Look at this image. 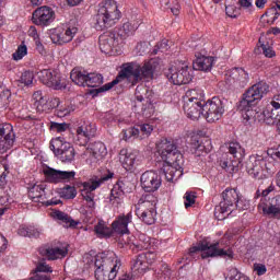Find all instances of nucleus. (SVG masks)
Listing matches in <instances>:
<instances>
[{
    "label": "nucleus",
    "mask_w": 280,
    "mask_h": 280,
    "mask_svg": "<svg viewBox=\"0 0 280 280\" xmlns=\"http://www.w3.org/2000/svg\"><path fill=\"white\" fill-rule=\"evenodd\" d=\"M148 48V44L145 42H139L136 46L137 51L139 54H145V49Z\"/></svg>",
    "instance_id": "nucleus-63"
},
{
    "label": "nucleus",
    "mask_w": 280,
    "mask_h": 280,
    "mask_svg": "<svg viewBox=\"0 0 280 280\" xmlns=\"http://www.w3.org/2000/svg\"><path fill=\"white\" fill-rule=\"evenodd\" d=\"M77 34L78 27L75 26L57 27L51 31L50 39L55 45H65L66 43H71Z\"/></svg>",
    "instance_id": "nucleus-19"
},
{
    "label": "nucleus",
    "mask_w": 280,
    "mask_h": 280,
    "mask_svg": "<svg viewBox=\"0 0 280 280\" xmlns=\"http://www.w3.org/2000/svg\"><path fill=\"white\" fill-rule=\"evenodd\" d=\"M230 279L231 280H248V277L242 275V272L237 271V269H232Z\"/></svg>",
    "instance_id": "nucleus-55"
},
{
    "label": "nucleus",
    "mask_w": 280,
    "mask_h": 280,
    "mask_svg": "<svg viewBox=\"0 0 280 280\" xmlns=\"http://www.w3.org/2000/svg\"><path fill=\"white\" fill-rule=\"evenodd\" d=\"M94 233L97 237H110L113 235V229L106 226V222L98 221L94 226Z\"/></svg>",
    "instance_id": "nucleus-38"
},
{
    "label": "nucleus",
    "mask_w": 280,
    "mask_h": 280,
    "mask_svg": "<svg viewBox=\"0 0 280 280\" xmlns=\"http://www.w3.org/2000/svg\"><path fill=\"white\" fill-rule=\"evenodd\" d=\"M225 13L231 19H237V16H240V10H237V7L235 5H226Z\"/></svg>",
    "instance_id": "nucleus-53"
},
{
    "label": "nucleus",
    "mask_w": 280,
    "mask_h": 280,
    "mask_svg": "<svg viewBox=\"0 0 280 280\" xmlns=\"http://www.w3.org/2000/svg\"><path fill=\"white\" fill-rule=\"evenodd\" d=\"M237 5L243 8V10H250L253 8V0H238Z\"/></svg>",
    "instance_id": "nucleus-60"
},
{
    "label": "nucleus",
    "mask_w": 280,
    "mask_h": 280,
    "mask_svg": "<svg viewBox=\"0 0 280 280\" xmlns=\"http://www.w3.org/2000/svg\"><path fill=\"white\" fill-rule=\"evenodd\" d=\"M163 180L156 171H145L140 177V185L147 192L159 191Z\"/></svg>",
    "instance_id": "nucleus-17"
},
{
    "label": "nucleus",
    "mask_w": 280,
    "mask_h": 280,
    "mask_svg": "<svg viewBox=\"0 0 280 280\" xmlns=\"http://www.w3.org/2000/svg\"><path fill=\"white\" fill-rule=\"evenodd\" d=\"M258 211H261L264 215H272L280 220V195L272 198H261L258 203Z\"/></svg>",
    "instance_id": "nucleus-18"
},
{
    "label": "nucleus",
    "mask_w": 280,
    "mask_h": 280,
    "mask_svg": "<svg viewBox=\"0 0 280 280\" xmlns=\"http://www.w3.org/2000/svg\"><path fill=\"white\" fill-rule=\"evenodd\" d=\"M8 176V165L0 162V182L3 183Z\"/></svg>",
    "instance_id": "nucleus-61"
},
{
    "label": "nucleus",
    "mask_w": 280,
    "mask_h": 280,
    "mask_svg": "<svg viewBox=\"0 0 280 280\" xmlns=\"http://www.w3.org/2000/svg\"><path fill=\"white\" fill-rule=\"evenodd\" d=\"M121 19V12L115 0H105L98 3L97 12L94 16L95 30L104 32L108 27L117 24Z\"/></svg>",
    "instance_id": "nucleus-4"
},
{
    "label": "nucleus",
    "mask_w": 280,
    "mask_h": 280,
    "mask_svg": "<svg viewBox=\"0 0 280 280\" xmlns=\"http://www.w3.org/2000/svg\"><path fill=\"white\" fill-rule=\"evenodd\" d=\"M154 128L150 124L140 125L139 128L130 127L128 129L122 130L125 141L129 139H148Z\"/></svg>",
    "instance_id": "nucleus-22"
},
{
    "label": "nucleus",
    "mask_w": 280,
    "mask_h": 280,
    "mask_svg": "<svg viewBox=\"0 0 280 280\" xmlns=\"http://www.w3.org/2000/svg\"><path fill=\"white\" fill-rule=\"evenodd\" d=\"M70 79L78 86H86V82L89 80V72L74 69L70 73Z\"/></svg>",
    "instance_id": "nucleus-37"
},
{
    "label": "nucleus",
    "mask_w": 280,
    "mask_h": 280,
    "mask_svg": "<svg viewBox=\"0 0 280 280\" xmlns=\"http://www.w3.org/2000/svg\"><path fill=\"white\" fill-rule=\"evenodd\" d=\"M119 162L121 163L124 170L131 172V170H135V165L137 163V153L128 152V150L122 149L119 153Z\"/></svg>",
    "instance_id": "nucleus-28"
},
{
    "label": "nucleus",
    "mask_w": 280,
    "mask_h": 280,
    "mask_svg": "<svg viewBox=\"0 0 280 280\" xmlns=\"http://www.w3.org/2000/svg\"><path fill=\"white\" fill-rule=\"evenodd\" d=\"M191 148L195 152H209L211 150V140H205L199 136H192L191 140Z\"/></svg>",
    "instance_id": "nucleus-33"
},
{
    "label": "nucleus",
    "mask_w": 280,
    "mask_h": 280,
    "mask_svg": "<svg viewBox=\"0 0 280 280\" xmlns=\"http://www.w3.org/2000/svg\"><path fill=\"white\" fill-rule=\"evenodd\" d=\"M269 89L270 86L268 83L261 81L254 84L243 94L237 109L242 113V117L245 119V121H252V119L255 120L257 117H259V113L253 108H255V106L261 102L264 95L268 93Z\"/></svg>",
    "instance_id": "nucleus-3"
},
{
    "label": "nucleus",
    "mask_w": 280,
    "mask_h": 280,
    "mask_svg": "<svg viewBox=\"0 0 280 280\" xmlns=\"http://www.w3.org/2000/svg\"><path fill=\"white\" fill-rule=\"evenodd\" d=\"M161 272L164 276L165 280H167L172 277V270L170 269V266H167V264H162Z\"/></svg>",
    "instance_id": "nucleus-59"
},
{
    "label": "nucleus",
    "mask_w": 280,
    "mask_h": 280,
    "mask_svg": "<svg viewBox=\"0 0 280 280\" xmlns=\"http://www.w3.org/2000/svg\"><path fill=\"white\" fill-rule=\"evenodd\" d=\"M35 272H54V269H51V267L49 265H47V262H40L39 265H37Z\"/></svg>",
    "instance_id": "nucleus-54"
},
{
    "label": "nucleus",
    "mask_w": 280,
    "mask_h": 280,
    "mask_svg": "<svg viewBox=\"0 0 280 280\" xmlns=\"http://www.w3.org/2000/svg\"><path fill=\"white\" fill-rule=\"evenodd\" d=\"M156 152L159 156H161L162 161L166 163V167L160 170L164 174L166 180L168 183H174V180H178L183 176V171L176 170V167L172 166L175 163L178 165L180 160L183 159V153L178 151L176 143L174 140L162 138L156 143Z\"/></svg>",
    "instance_id": "nucleus-2"
},
{
    "label": "nucleus",
    "mask_w": 280,
    "mask_h": 280,
    "mask_svg": "<svg viewBox=\"0 0 280 280\" xmlns=\"http://www.w3.org/2000/svg\"><path fill=\"white\" fill-rule=\"evenodd\" d=\"M50 150L62 163H71L75 159V149H73V145L60 137L50 141Z\"/></svg>",
    "instance_id": "nucleus-11"
},
{
    "label": "nucleus",
    "mask_w": 280,
    "mask_h": 280,
    "mask_svg": "<svg viewBox=\"0 0 280 280\" xmlns=\"http://www.w3.org/2000/svg\"><path fill=\"white\" fill-rule=\"evenodd\" d=\"M102 84H104V77L102 74L95 72L88 73L86 86L95 89L102 86Z\"/></svg>",
    "instance_id": "nucleus-40"
},
{
    "label": "nucleus",
    "mask_w": 280,
    "mask_h": 280,
    "mask_svg": "<svg viewBox=\"0 0 280 280\" xmlns=\"http://www.w3.org/2000/svg\"><path fill=\"white\" fill-rule=\"evenodd\" d=\"M73 110V107L68 106V107H59L57 109V116L58 117H67V115H71Z\"/></svg>",
    "instance_id": "nucleus-57"
},
{
    "label": "nucleus",
    "mask_w": 280,
    "mask_h": 280,
    "mask_svg": "<svg viewBox=\"0 0 280 280\" xmlns=\"http://www.w3.org/2000/svg\"><path fill=\"white\" fill-rule=\"evenodd\" d=\"M266 160L261 155H252L246 161V171L249 176L256 178L257 180H264L266 178Z\"/></svg>",
    "instance_id": "nucleus-14"
},
{
    "label": "nucleus",
    "mask_w": 280,
    "mask_h": 280,
    "mask_svg": "<svg viewBox=\"0 0 280 280\" xmlns=\"http://www.w3.org/2000/svg\"><path fill=\"white\" fill-rule=\"evenodd\" d=\"M137 30H139V25L137 23L126 22L118 28L116 36H118L120 40H124L128 38V36H132Z\"/></svg>",
    "instance_id": "nucleus-34"
},
{
    "label": "nucleus",
    "mask_w": 280,
    "mask_h": 280,
    "mask_svg": "<svg viewBox=\"0 0 280 280\" xmlns=\"http://www.w3.org/2000/svg\"><path fill=\"white\" fill-rule=\"evenodd\" d=\"M150 248V241H139L138 243H133L131 246V250H148Z\"/></svg>",
    "instance_id": "nucleus-50"
},
{
    "label": "nucleus",
    "mask_w": 280,
    "mask_h": 280,
    "mask_svg": "<svg viewBox=\"0 0 280 280\" xmlns=\"http://www.w3.org/2000/svg\"><path fill=\"white\" fill-rule=\"evenodd\" d=\"M142 256H144V261L147 262V267L152 266L154 261H156V253L154 252H147L142 253Z\"/></svg>",
    "instance_id": "nucleus-52"
},
{
    "label": "nucleus",
    "mask_w": 280,
    "mask_h": 280,
    "mask_svg": "<svg viewBox=\"0 0 280 280\" xmlns=\"http://www.w3.org/2000/svg\"><path fill=\"white\" fill-rule=\"evenodd\" d=\"M69 128V125L67 122H50V130L54 132H65Z\"/></svg>",
    "instance_id": "nucleus-49"
},
{
    "label": "nucleus",
    "mask_w": 280,
    "mask_h": 280,
    "mask_svg": "<svg viewBox=\"0 0 280 280\" xmlns=\"http://www.w3.org/2000/svg\"><path fill=\"white\" fill-rule=\"evenodd\" d=\"M14 130L12 125H0V152H8L14 145Z\"/></svg>",
    "instance_id": "nucleus-23"
},
{
    "label": "nucleus",
    "mask_w": 280,
    "mask_h": 280,
    "mask_svg": "<svg viewBox=\"0 0 280 280\" xmlns=\"http://www.w3.org/2000/svg\"><path fill=\"white\" fill-rule=\"evenodd\" d=\"M100 49L103 54H115L117 47L121 43L119 35L117 33H106L98 37Z\"/></svg>",
    "instance_id": "nucleus-20"
},
{
    "label": "nucleus",
    "mask_w": 280,
    "mask_h": 280,
    "mask_svg": "<svg viewBox=\"0 0 280 280\" xmlns=\"http://www.w3.org/2000/svg\"><path fill=\"white\" fill-rule=\"evenodd\" d=\"M94 277L96 280H114L117 278V272L121 266V262L117 260L115 255L113 256H96Z\"/></svg>",
    "instance_id": "nucleus-7"
},
{
    "label": "nucleus",
    "mask_w": 280,
    "mask_h": 280,
    "mask_svg": "<svg viewBox=\"0 0 280 280\" xmlns=\"http://www.w3.org/2000/svg\"><path fill=\"white\" fill-rule=\"evenodd\" d=\"M56 218H57V220L65 222V224H67V226H75L78 224V223H75V221H73V219H71V217H69V214H67L62 211L56 212Z\"/></svg>",
    "instance_id": "nucleus-45"
},
{
    "label": "nucleus",
    "mask_w": 280,
    "mask_h": 280,
    "mask_svg": "<svg viewBox=\"0 0 280 280\" xmlns=\"http://www.w3.org/2000/svg\"><path fill=\"white\" fill-rule=\"evenodd\" d=\"M136 215L144 222V224L152 225L156 222V211H145L143 213L136 212Z\"/></svg>",
    "instance_id": "nucleus-42"
},
{
    "label": "nucleus",
    "mask_w": 280,
    "mask_h": 280,
    "mask_svg": "<svg viewBox=\"0 0 280 280\" xmlns=\"http://www.w3.org/2000/svg\"><path fill=\"white\" fill-rule=\"evenodd\" d=\"M156 202H159V200L154 195H143L136 205V213L143 215L145 211H156Z\"/></svg>",
    "instance_id": "nucleus-26"
},
{
    "label": "nucleus",
    "mask_w": 280,
    "mask_h": 280,
    "mask_svg": "<svg viewBox=\"0 0 280 280\" xmlns=\"http://www.w3.org/2000/svg\"><path fill=\"white\" fill-rule=\"evenodd\" d=\"M265 15H267V16H272L271 23H275V21H277V19H279L280 12L277 11V7H271V8L265 13Z\"/></svg>",
    "instance_id": "nucleus-56"
},
{
    "label": "nucleus",
    "mask_w": 280,
    "mask_h": 280,
    "mask_svg": "<svg viewBox=\"0 0 280 280\" xmlns=\"http://www.w3.org/2000/svg\"><path fill=\"white\" fill-rule=\"evenodd\" d=\"M69 253L67 246L62 247H51L42 249L40 254L45 255L49 261H56V259H65Z\"/></svg>",
    "instance_id": "nucleus-29"
},
{
    "label": "nucleus",
    "mask_w": 280,
    "mask_h": 280,
    "mask_svg": "<svg viewBox=\"0 0 280 280\" xmlns=\"http://www.w3.org/2000/svg\"><path fill=\"white\" fill-rule=\"evenodd\" d=\"M27 54V46L25 45V43H22L18 49L15 50V52H13L12 58L13 60H23V58H25V55Z\"/></svg>",
    "instance_id": "nucleus-44"
},
{
    "label": "nucleus",
    "mask_w": 280,
    "mask_h": 280,
    "mask_svg": "<svg viewBox=\"0 0 280 280\" xmlns=\"http://www.w3.org/2000/svg\"><path fill=\"white\" fill-rule=\"evenodd\" d=\"M132 222V212L127 214H119L116 220L112 223V229L118 235H128L130 230L128 225Z\"/></svg>",
    "instance_id": "nucleus-25"
},
{
    "label": "nucleus",
    "mask_w": 280,
    "mask_h": 280,
    "mask_svg": "<svg viewBox=\"0 0 280 280\" xmlns=\"http://www.w3.org/2000/svg\"><path fill=\"white\" fill-rule=\"evenodd\" d=\"M154 71H156V61L154 59L144 62L142 66L125 63L114 81L93 90L92 93H94V96L100 95V93H106V91H110L113 86L119 84L121 80H127L132 86L139 84L142 80L150 82L154 78Z\"/></svg>",
    "instance_id": "nucleus-1"
},
{
    "label": "nucleus",
    "mask_w": 280,
    "mask_h": 280,
    "mask_svg": "<svg viewBox=\"0 0 280 280\" xmlns=\"http://www.w3.org/2000/svg\"><path fill=\"white\" fill-rule=\"evenodd\" d=\"M30 280H52L49 276L45 273H35Z\"/></svg>",
    "instance_id": "nucleus-62"
},
{
    "label": "nucleus",
    "mask_w": 280,
    "mask_h": 280,
    "mask_svg": "<svg viewBox=\"0 0 280 280\" xmlns=\"http://www.w3.org/2000/svg\"><path fill=\"white\" fill-rule=\"evenodd\" d=\"M189 257L191 259H209V257H228V259H233V249H225L222 247V241L212 243L209 245L207 242H199L197 246L190 247Z\"/></svg>",
    "instance_id": "nucleus-6"
},
{
    "label": "nucleus",
    "mask_w": 280,
    "mask_h": 280,
    "mask_svg": "<svg viewBox=\"0 0 280 280\" xmlns=\"http://www.w3.org/2000/svg\"><path fill=\"white\" fill-rule=\"evenodd\" d=\"M230 77L236 84H238V86H245L248 84V72H246L244 68H233Z\"/></svg>",
    "instance_id": "nucleus-32"
},
{
    "label": "nucleus",
    "mask_w": 280,
    "mask_h": 280,
    "mask_svg": "<svg viewBox=\"0 0 280 280\" xmlns=\"http://www.w3.org/2000/svg\"><path fill=\"white\" fill-rule=\"evenodd\" d=\"M124 182H117L112 188L109 201L112 205H121L124 200Z\"/></svg>",
    "instance_id": "nucleus-35"
},
{
    "label": "nucleus",
    "mask_w": 280,
    "mask_h": 280,
    "mask_svg": "<svg viewBox=\"0 0 280 280\" xmlns=\"http://www.w3.org/2000/svg\"><path fill=\"white\" fill-rule=\"evenodd\" d=\"M28 237H40V231L36 228H28Z\"/></svg>",
    "instance_id": "nucleus-64"
},
{
    "label": "nucleus",
    "mask_w": 280,
    "mask_h": 280,
    "mask_svg": "<svg viewBox=\"0 0 280 280\" xmlns=\"http://www.w3.org/2000/svg\"><path fill=\"white\" fill-rule=\"evenodd\" d=\"M205 104L196 90H188L184 96V113L192 121H198L199 117H205Z\"/></svg>",
    "instance_id": "nucleus-9"
},
{
    "label": "nucleus",
    "mask_w": 280,
    "mask_h": 280,
    "mask_svg": "<svg viewBox=\"0 0 280 280\" xmlns=\"http://www.w3.org/2000/svg\"><path fill=\"white\" fill-rule=\"evenodd\" d=\"M38 78L43 84L48 86L49 89H54L55 91H62L67 85L62 83V79L60 73L56 70L44 69L39 71Z\"/></svg>",
    "instance_id": "nucleus-15"
},
{
    "label": "nucleus",
    "mask_w": 280,
    "mask_h": 280,
    "mask_svg": "<svg viewBox=\"0 0 280 280\" xmlns=\"http://www.w3.org/2000/svg\"><path fill=\"white\" fill-rule=\"evenodd\" d=\"M166 78L171 81V84L180 86L182 84H189L194 80V74H191V68L187 63H182L170 68L166 72Z\"/></svg>",
    "instance_id": "nucleus-13"
},
{
    "label": "nucleus",
    "mask_w": 280,
    "mask_h": 280,
    "mask_svg": "<svg viewBox=\"0 0 280 280\" xmlns=\"http://www.w3.org/2000/svg\"><path fill=\"white\" fill-rule=\"evenodd\" d=\"M113 178V174L104 177H92L89 182L82 184L81 196L86 202L88 209H95V189H100L106 180Z\"/></svg>",
    "instance_id": "nucleus-10"
},
{
    "label": "nucleus",
    "mask_w": 280,
    "mask_h": 280,
    "mask_svg": "<svg viewBox=\"0 0 280 280\" xmlns=\"http://www.w3.org/2000/svg\"><path fill=\"white\" fill-rule=\"evenodd\" d=\"M224 102L220 100V97L214 96L203 105V117L208 124H215V121H220L224 116Z\"/></svg>",
    "instance_id": "nucleus-12"
},
{
    "label": "nucleus",
    "mask_w": 280,
    "mask_h": 280,
    "mask_svg": "<svg viewBox=\"0 0 280 280\" xmlns=\"http://www.w3.org/2000/svg\"><path fill=\"white\" fill-rule=\"evenodd\" d=\"M11 95L10 90H7L0 82V108H8Z\"/></svg>",
    "instance_id": "nucleus-43"
},
{
    "label": "nucleus",
    "mask_w": 280,
    "mask_h": 280,
    "mask_svg": "<svg viewBox=\"0 0 280 280\" xmlns=\"http://www.w3.org/2000/svg\"><path fill=\"white\" fill-rule=\"evenodd\" d=\"M266 124H280V107H277L271 101L270 104L261 113Z\"/></svg>",
    "instance_id": "nucleus-27"
},
{
    "label": "nucleus",
    "mask_w": 280,
    "mask_h": 280,
    "mask_svg": "<svg viewBox=\"0 0 280 280\" xmlns=\"http://www.w3.org/2000/svg\"><path fill=\"white\" fill-rule=\"evenodd\" d=\"M33 105L36 108V110H38V113L47 110V97L44 96L42 100L35 101Z\"/></svg>",
    "instance_id": "nucleus-51"
},
{
    "label": "nucleus",
    "mask_w": 280,
    "mask_h": 280,
    "mask_svg": "<svg viewBox=\"0 0 280 280\" xmlns=\"http://www.w3.org/2000/svg\"><path fill=\"white\" fill-rule=\"evenodd\" d=\"M213 67V57H198L192 62V68L196 71H209Z\"/></svg>",
    "instance_id": "nucleus-36"
},
{
    "label": "nucleus",
    "mask_w": 280,
    "mask_h": 280,
    "mask_svg": "<svg viewBox=\"0 0 280 280\" xmlns=\"http://www.w3.org/2000/svg\"><path fill=\"white\" fill-rule=\"evenodd\" d=\"M196 198H198V196H196V192L194 191H187L184 195V205H185V209H189V207H194V205H196Z\"/></svg>",
    "instance_id": "nucleus-46"
},
{
    "label": "nucleus",
    "mask_w": 280,
    "mask_h": 280,
    "mask_svg": "<svg viewBox=\"0 0 280 280\" xmlns=\"http://www.w3.org/2000/svg\"><path fill=\"white\" fill-rule=\"evenodd\" d=\"M131 269L133 270V272H137L138 275H143V272H145V270L148 269V262L145 261V256H142V254H139L137 259L133 260Z\"/></svg>",
    "instance_id": "nucleus-39"
},
{
    "label": "nucleus",
    "mask_w": 280,
    "mask_h": 280,
    "mask_svg": "<svg viewBox=\"0 0 280 280\" xmlns=\"http://www.w3.org/2000/svg\"><path fill=\"white\" fill-rule=\"evenodd\" d=\"M56 19V12L49 7H40L33 12V23L34 25H39L40 27H47L51 25Z\"/></svg>",
    "instance_id": "nucleus-21"
},
{
    "label": "nucleus",
    "mask_w": 280,
    "mask_h": 280,
    "mask_svg": "<svg viewBox=\"0 0 280 280\" xmlns=\"http://www.w3.org/2000/svg\"><path fill=\"white\" fill-rule=\"evenodd\" d=\"M229 153H225L220 161V166L225 170L228 174H235L240 171V163L244 159L246 151L242 148L240 142H230L228 145ZM229 154L232 156L229 159ZM234 159V160H231Z\"/></svg>",
    "instance_id": "nucleus-8"
},
{
    "label": "nucleus",
    "mask_w": 280,
    "mask_h": 280,
    "mask_svg": "<svg viewBox=\"0 0 280 280\" xmlns=\"http://www.w3.org/2000/svg\"><path fill=\"white\" fill-rule=\"evenodd\" d=\"M170 50V40L163 39L162 42L158 43V45L153 49V55L156 56L159 51L161 54H165V51Z\"/></svg>",
    "instance_id": "nucleus-47"
},
{
    "label": "nucleus",
    "mask_w": 280,
    "mask_h": 280,
    "mask_svg": "<svg viewBox=\"0 0 280 280\" xmlns=\"http://www.w3.org/2000/svg\"><path fill=\"white\" fill-rule=\"evenodd\" d=\"M238 209V211H246L248 209V202H244L240 198V194L235 188H226L222 192V201L214 208V218L218 220H225L226 213Z\"/></svg>",
    "instance_id": "nucleus-5"
},
{
    "label": "nucleus",
    "mask_w": 280,
    "mask_h": 280,
    "mask_svg": "<svg viewBox=\"0 0 280 280\" xmlns=\"http://www.w3.org/2000/svg\"><path fill=\"white\" fill-rule=\"evenodd\" d=\"M88 153L94 161H102L106 156V145L103 142H93L89 144Z\"/></svg>",
    "instance_id": "nucleus-31"
},
{
    "label": "nucleus",
    "mask_w": 280,
    "mask_h": 280,
    "mask_svg": "<svg viewBox=\"0 0 280 280\" xmlns=\"http://www.w3.org/2000/svg\"><path fill=\"white\" fill-rule=\"evenodd\" d=\"M95 132H97V128L94 124L84 122L77 129L75 143L78 145H86V143H89V139L95 137Z\"/></svg>",
    "instance_id": "nucleus-24"
},
{
    "label": "nucleus",
    "mask_w": 280,
    "mask_h": 280,
    "mask_svg": "<svg viewBox=\"0 0 280 280\" xmlns=\"http://www.w3.org/2000/svg\"><path fill=\"white\" fill-rule=\"evenodd\" d=\"M44 176L48 183L58 185V183H71L75 179V171H60L51 167L44 170Z\"/></svg>",
    "instance_id": "nucleus-16"
},
{
    "label": "nucleus",
    "mask_w": 280,
    "mask_h": 280,
    "mask_svg": "<svg viewBox=\"0 0 280 280\" xmlns=\"http://www.w3.org/2000/svg\"><path fill=\"white\" fill-rule=\"evenodd\" d=\"M21 84H24V86H30L34 82V72L25 71L22 73L20 78Z\"/></svg>",
    "instance_id": "nucleus-48"
},
{
    "label": "nucleus",
    "mask_w": 280,
    "mask_h": 280,
    "mask_svg": "<svg viewBox=\"0 0 280 280\" xmlns=\"http://www.w3.org/2000/svg\"><path fill=\"white\" fill-rule=\"evenodd\" d=\"M261 49H262V54L266 56V58H273L275 56V50H272V48L266 44H261Z\"/></svg>",
    "instance_id": "nucleus-58"
},
{
    "label": "nucleus",
    "mask_w": 280,
    "mask_h": 280,
    "mask_svg": "<svg viewBox=\"0 0 280 280\" xmlns=\"http://www.w3.org/2000/svg\"><path fill=\"white\" fill-rule=\"evenodd\" d=\"M59 196L60 198H65V200H73V198L78 196V190L75 189V186L67 185L59 189Z\"/></svg>",
    "instance_id": "nucleus-41"
},
{
    "label": "nucleus",
    "mask_w": 280,
    "mask_h": 280,
    "mask_svg": "<svg viewBox=\"0 0 280 280\" xmlns=\"http://www.w3.org/2000/svg\"><path fill=\"white\" fill-rule=\"evenodd\" d=\"M28 198L33 202H42L45 205V200H47V196L45 195V185H33L28 188Z\"/></svg>",
    "instance_id": "nucleus-30"
}]
</instances>
